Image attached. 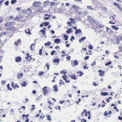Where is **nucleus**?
Listing matches in <instances>:
<instances>
[{"label": "nucleus", "instance_id": "48", "mask_svg": "<svg viewBox=\"0 0 122 122\" xmlns=\"http://www.w3.org/2000/svg\"><path fill=\"white\" fill-rule=\"evenodd\" d=\"M108 113L107 111H106L104 113V115L106 117L107 116V114Z\"/></svg>", "mask_w": 122, "mask_h": 122}, {"label": "nucleus", "instance_id": "38", "mask_svg": "<svg viewBox=\"0 0 122 122\" xmlns=\"http://www.w3.org/2000/svg\"><path fill=\"white\" fill-rule=\"evenodd\" d=\"M16 87H17V88H19V86H18L16 84H15L14 86L13 87V88L14 89H15Z\"/></svg>", "mask_w": 122, "mask_h": 122}, {"label": "nucleus", "instance_id": "62", "mask_svg": "<svg viewBox=\"0 0 122 122\" xmlns=\"http://www.w3.org/2000/svg\"><path fill=\"white\" fill-rule=\"evenodd\" d=\"M118 119L120 120H122V117H121L120 116L118 118Z\"/></svg>", "mask_w": 122, "mask_h": 122}, {"label": "nucleus", "instance_id": "8", "mask_svg": "<svg viewBox=\"0 0 122 122\" xmlns=\"http://www.w3.org/2000/svg\"><path fill=\"white\" fill-rule=\"evenodd\" d=\"M81 29H76L75 34H78L79 33H80L81 32Z\"/></svg>", "mask_w": 122, "mask_h": 122}, {"label": "nucleus", "instance_id": "47", "mask_svg": "<svg viewBox=\"0 0 122 122\" xmlns=\"http://www.w3.org/2000/svg\"><path fill=\"white\" fill-rule=\"evenodd\" d=\"M3 20V19L1 17H0V24L2 22Z\"/></svg>", "mask_w": 122, "mask_h": 122}, {"label": "nucleus", "instance_id": "57", "mask_svg": "<svg viewBox=\"0 0 122 122\" xmlns=\"http://www.w3.org/2000/svg\"><path fill=\"white\" fill-rule=\"evenodd\" d=\"M71 57L70 56H68L66 57V58L67 59L70 60V59Z\"/></svg>", "mask_w": 122, "mask_h": 122}, {"label": "nucleus", "instance_id": "49", "mask_svg": "<svg viewBox=\"0 0 122 122\" xmlns=\"http://www.w3.org/2000/svg\"><path fill=\"white\" fill-rule=\"evenodd\" d=\"M81 122H86V121L84 118L82 119L81 120Z\"/></svg>", "mask_w": 122, "mask_h": 122}, {"label": "nucleus", "instance_id": "44", "mask_svg": "<svg viewBox=\"0 0 122 122\" xmlns=\"http://www.w3.org/2000/svg\"><path fill=\"white\" fill-rule=\"evenodd\" d=\"M66 72L64 70L60 71V73L61 74H65Z\"/></svg>", "mask_w": 122, "mask_h": 122}, {"label": "nucleus", "instance_id": "35", "mask_svg": "<svg viewBox=\"0 0 122 122\" xmlns=\"http://www.w3.org/2000/svg\"><path fill=\"white\" fill-rule=\"evenodd\" d=\"M43 49V47H42V49H40L39 50V55H42V53L41 52L42 50V49Z\"/></svg>", "mask_w": 122, "mask_h": 122}, {"label": "nucleus", "instance_id": "40", "mask_svg": "<svg viewBox=\"0 0 122 122\" xmlns=\"http://www.w3.org/2000/svg\"><path fill=\"white\" fill-rule=\"evenodd\" d=\"M40 31L42 32V34L45 35V31L44 30H41Z\"/></svg>", "mask_w": 122, "mask_h": 122}, {"label": "nucleus", "instance_id": "60", "mask_svg": "<svg viewBox=\"0 0 122 122\" xmlns=\"http://www.w3.org/2000/svg\"><path fill=\"white\" fill-rule=\"evenodd\" d=\"M113 5H116V6H117L118 7V6H119L118 4V3H114L113 4Z\"/></svg>", "mask_w": 122, "mask_h": 122}, {"label": "nucleus", "instance_id": "24", "mask_svg": "<svg viewBox=\"0 0 122 122\" xmlns=\"http://www.w3.org/2000/svg\"><path fill=\"white\" fill-rule=\"evenodd\" d=\"M53 62L55 63H58L59 62V60L58 59H55L53 60Z\"/></svg>", "mask_w": 122, "mask_h": 122}, {"label": "nucleus", "instance_id": "16", "mask_svg": "<svg viewBox=\"0 0 122 122\" xmlns=\"http://www.w3.org/2000/svg\"><path fill=\"white\" fill-rule=\"evenodd\" d=\"M25 33L29 34H31V33L30 31V30L28 28L27 30H25Z\"/></svg>", "mask_w": 122, "mask_h": 122}, {"label": "nucleus", "instance_id": "34", "mask_svg": "<svg viewBox=\"0 0 122 122\" xmlns=\"http://www.w3.org/2000/svg\"><path fill=\"white\" fill-rule=\"evenodd\" d=\"M112 63V62L111 61H110L109 62H107L105 64V65L106 66H107L109 65L110 64H111Z\"/></svg>", "mask_w": 122, "mask_h": 122}, {"label": "nucleus", "instance_id": "26", "mask_svg": "<svg viewBox=\"0 0 122 122\" xmlns=\"http://www.w3.org/2000/svg\"><path fill=\"white\" fill-rule=\"evenodd\" d=\"M17 1L16 0H12L11 2V4H13L15 3Z\"/></svg>", "mask_w": 122, "mask_h": 122}, {"label": "nucleus", "instance_id": "28", "mask_svg": "<svg viewBox=\"0 0 122 122\" xmlns=\"http://www.w3.org/2000/svg\"><path fill=\"white\" fill-rule=\"evenodd\" d=\"M46 117H47V119L48 120L51 121V118H50L51 116L49 115H46Z\"/></svg>", "mask_w": 122, "mask_h": 122}, {"label": "nucleus", "instance_id": "13", "mask_svg": "<svg viewBox=\"0 0 122 122\" xmlns=\"http://www.w3.org/2000/svg\"><path fill=\"white\" fill-rule=\"evenodd\" d=\"M86 37H82L81 39H80L79 40V42L81 43V42L83 41L84 40H85L86 39Z\"/></svg>", "mask_w": 122, "mask_h": 122}, {"label": "nucleus", "instance_id": "51", "mask_svg": "<svg viewBox=\"0 0 122 122\" xmlns=\"http://www.w3.org/2000/svg\"><path fill=\"white\" fill-rule=\"evenodd\" d=\"M9 3V1H7L5 3V5L6 6H7L8 5Z\"/></svg>", "mask_w": 122, "mask_h": 122}, {"label": "nucleus", "instance_id": "37", "mask_svg": "<svg viewBox=\"0 0 122 122\" xmlns=\"http://www.w3.org/2000/svg\"><path fill=\"white\" fill-rule=\"evenodd\" d=\"M45 66L47 68V70H49V65L47 63H46V64Z\"/></svg>", "mask_w": 122, "mask_h": 122}, {"label": "nucleus", "instance_id": "39", "mask_svg": "<svg viewBox=\"0 0 122 122\" xmlns=\"http://www.w3.org/2000/svg\"><path fill=\"white\" fill-rule=\"evenodd\" d=\"M105 72L102 71V72L101 73L99 74V75L101 76H102V75H104Z\"/></svg>", "mask_w": 122, "mask_h": 122}, {"label": "nucleus", "instance_id": "19", "mask_svg": "<svg viewBox=\"0 0 122 122\" xmlns=\"http://www.w3.org/2000/svg\"><path fill=\"white\" fill-rule=\"evenodd\" d=\"M72 29L71 28H70L69 30L67 31L66 33L67 34H69L70 32H72Z\"/></svg>", "mask_w": 122, "mask_h": 122}, {"label": "nucleus", "instance_id": "22", "mask_svg": "<svg viewBox=\"0 0 122 122\" xmlns=\"http://www.w3.org/2000/svg\"><path fill=\"white\" fill-rule=\"evenodd\" d=\"M11 24V23L9 22L6 23L5 25V26H9Z\"/></svg>", "mask_w": 122, "mask_h": 122}, {"label": "nucleus", "instance_id": "61", "mask_svg": "<svg viewBox=\"0 0 122 122\" xmlns=\"http://www.w3.org/2000/svg\"><path fill=\"white\" fill-rule=\"evenodd\" d=\"M83 68L84 69H87L89 68L88 67H86V66H83Z\"/></svg>", "mask_w": 122, "mask_h": 122}, {"label": "nucleus", "instance_id": "63", "mask_svg": "<svg viewBox=\"0 0 122 122\" xmlns=\"http://www.w3.org/2000/svg\"><path fill=\"white\" fill-rule=\"evenodd\" d=\"M21 8L20 7H17L16 8V9L18 10H20L21 9Z\"/></svg>", "mask_w": 122, "mask_h": 122}, {"label": "nucleus", "instance_id": "31", "mask_svg": "<svg viewBox=\"0 0 122 122\" xmlns=\"http://www.w3.org/2000/svg\"><path fill=\"white\" fill-rule=\"evenodd\" d=\"M87 8L92 10H93V9L91 6H87Z\"/></svg>", "mask_w": 122, "mask_h": 122}, {"label": "nucleus", "instance_id": "54", "mask_svg": "<svg viewBox=\"0 0 122 122\" xmlns=\"http://www.w3.org/2000/svg\"><path fill=\"white\" fill-rule=\"evenodd\" d=\"M93 85L94 86H96L98 85V84H96V82H94L93 83Z\"/></svg>", "mask_w": 122, "mask_h": 122}, {"label": "nucleus", "instance_id": "12", "mask_svg": "<svg viewBox=\"0 0 122 122\" xmlns=\"http://www.w3.org/2000/svg\"><path fill=\"white\" fill-rule=\"evenodd\" d=\"M69 76L71 79L74 80L76 79V77L75 75H69Z\"/></svg>", "mask_w": 122, "mask_h": 122}, {"label": "nucleus", "instance_id": "59", "mask_svg": "<svg viewBox=\"0 0 122 122\" xmlns=\"http://www.w3.org/2000/svg\"><path fill=\"white\" fill-rule=\"evenodd\" d=\"M103 26L101 25H99V26H98L97 27L99 29H100V28H103Z\"/></svg>", "mask_w": 122, "mask_h": 122}, {"label": "nucleus", "instance_id": "3", "mask_svg": "<svg viewBox=\"0 0 122 122\" xmlns=\"http://www.w3.org/2000/svg\"><path fill=\"white\" fill-rule=\"evenodd\" d=\"M40 2L35 1L33 4V5L35 7H37L40 5Z\"/></svg>", "mask_w": 122, "mask_h": 122}, {"label": "nucleus", "instance_id": "55", "mask_svg": "<svg viewBox=\"0 0 122 122\" xmlns=\"http://www.w3.org/2000/svg\"><path fill=\"white\" fill-rule=\"evenodd\" d=\"M119 48L120 51L121 52H122V46L119 47Z\"/></svg>", "mask_w": 122, "mask_h": 122}, {"label": "nucleus", "instance_id": "20", "mask_svg": "<svg viewBox=\"0 0 122 122\" xmlns=\"http://www.w3.org/2000/svg\"><path fill=\"white\" fill-rule=\"evenodd\" d=\"M49 2V1L47 0V1L43 2V4L45 5H46L48 4Z\"/></svg>", "mask_w": 122, "mask_h": 122}, {"label": "nucleus", "instance_id": "53", "mask_svg": "<svg viewBox=\"0 0 122 122\" xmlns=\"http://www.w3.org/2000/svg\"><path fill=\"white\" fill-rule=\"evenodd\" d=\"M89 57V56H86L84 58V59L85 60H86L88 59Z\"/></svg>", "mask_w": 122, "mask_h": 122}, {"label": "nucleus", "instance_id": "33", "mask_svg": "<svg viewBox=\"0 0 122 122\" xmlns=\"http://www.w3.org/2000/svg\"><path fill=\"white\" fill-rule=\"evenodd\" d=\"M64 37L65 38V40H67L68 39V37L67 36L64 35Z\"/></svg>", "mask_w": 122, "mask_h": 122}, {"label": "nucleus", "instance_id": "21", "mask_svg": "<svg viewBox=\"0 0 122 122\" xmlns=\"http://www.w3.org/2000/svg\"><path fill=\"white\" fill-rule=\"evenodd\" d=\"M106 29L107 31L109 33H112V31L108 27H107L106 28Z\"/></svg>", "mask_w": 122, "mask_h": 122}, {"label": "nucleus", "instance_id": "18", "mask_svg": "<svg viewBox=\"0 0 122 122\" xmlns=\"http://www.w3.org/2000/svg\"><path fill=\"white\" fill-rule=\"evenodd\" d=\"M101 95H102L104 96H106L108 95V93L107 92H101Z\"/></svg>", "mask_w": 122, "mask_h": 122}, {"label": "nucleus", "instance_id": "14", "mask_svg": "<svg viewBox=\"0 0 122 122\" xmlns=\"http://www.w3.org/2000/svg\"><path fill=\"white\" fill-rule=\"evenodd\" d=\"M111 27L113 29L115 30H117L119 29L118 27H116L115 25H112L111 26Z\"/></svg>", "mask_w": 122, "mask_h": 122}, {"label": "nucleus", "instance_id": "42", "mask_svg": "<svg viewBox=\"0 0 122 122\" xmlns=\"http://www.w3.org/2000/svg\"><path fill=\"white\" fill-rule=\"evenodd\" d=\"M89 48L90 49H93L92 45H90L88 46Z\"/></svg>", "mask_w": 122, "mask_h": 122}, {"label": "nucleus", "instance_id": "6", "mask_svg": "<svg viewBox=\"0 0 122 122\" xmlns=\"http://www.w3.org/2000/svg\"><path fill=\"white\" fill-rule=\"evenodd\" d=\"M78 64V62L77 60H75L72 63V65L73 66H74L77 65Z\"/></svg>", "mask_w": 122, "mask_h": 122}, {"label": "nucleus", "instance_id": "36", "mask_svg": "<svg viewBox=\"0 0 122 122\" xmlns=\"http://www.w3.org/2000/svg\"><path fill=\"white\" fill-rule=\"evenodd\" d=\"M10 113L11 115H13L14 114V111L13 109H12L11 110Z\"/></svg>", "mask_w": 122, "mask_h": 122}, {"label": "nucleus", "instance_id": "10", "mask_svg": "<svg viewBox=\"0 0 122 122\" xmlns=\"http://www.w3.org/2000/svg\"><path fill=\"white\" fill-rule=\"evenodd\" d=\"M43 9L42 8L41 9H39L38 10L36 11L35 12L34 11L33 13L35 14V13H36L37 14H38L40 13L42 10Z\"/></svg>", "mask_w": 122, "mask_h": 122}, {"label": "nucleus", "instance_id": "4", "mask_svg": "<svg viewBox=\"0 0 122 122\" xmlns=\"http://www.w3.org/2000/svg\"><path fill=\"white\" fill-rule=\"evenodd\" d=\"M122 40V37L121 36H119L116 39V43L117 44H119V41Z\"/></svg>", "mask_w": 122, "mask_h": 122}, {"label": "nucleus", "instance_id": "7", "mask_svg": "<svg viewBox=\"0 0 122 122\" xmlns=\"http://www.w3.org/2000/svg\"><path fill=\"white\" fill-rule=\"evenodd\" d=\"M72 7L74 9V10H75V11L77 10L78 9H79V7L78 6L75 5H73Z\"/></svg>", "mask_w": 122, "mask_h": 122}, {"label": "nucleus", "instance_id": "5", "mask_svg": "<svg viewBox=\"0 0 122 122\" xmlns=\"http://www.w3.org/2000/svg\"><path fill=\"white\" fill-rule=\"evenodd\" d=\"M21 58L20 57H17L15 59L16 62H18L21 61Z\"/></svg>", "mask_w": 122, "mask_h": 122}, {"label": "nucleus", "instance_id": "56", "mask_svg": "<svg viewBox=\"0 0 122 122\" xmlns=\"http://www.w3.org/2000/svg\"><path fill=\"white\" fill-rule=\"evenodd\" d=\"M65 75L63 76H62V77L63 78V80H64L65 81L66 80V79L65 77Z\"/></svg>", "mask_w": 122, "mask_h": 122}, {"label": "nucleus", "instance_id": "58", "mask_svg": "<svg viewBox=\"0 0 122 122\" xmlns=\"http://www.w3.org/2000/svg\"><path fill=\"white\" fill-rule=\"evenodd\" d=\"M74 39L75 38L74 36H71V38L70 39V40L71 41H72V39Z\"/></svg>", "mask_w": 122, "mask_h": 122}, {"label": "nucleus", "instance_id": "29", "mask_svg": "<svg viewBox=\"0 0 122 122\" xmlns=\"http://www.w3.org/2000/svg\"><path fill=\"white\" fill-rule=\"evenodd\" d=\"M77 74H78L79 73L80 74V75H79V76H81L82 75H83L84 73L83 72H81L80 71H79L77 73Z\"/></svg>", "mask_w": 122, "mask_h": 122}, {"label": "nucleus", "instance_id": "46", "mask_svg": "<svg viewBox=\"0 0 122 122\" xmlns=\"http://www.w3.org/2000/svg\"><path fill=\"white\" fill-rule=\"evenodd\" d=\"M56 52V51L53 50L51 52V55H53L54 54V53L55 52Z\"/></svg>", "mask_w": 122, "mask_h": 122}, {"label": "nucleus", "instance_id": "45", "mask_svg": "<svg viewBox=\"0 0 122 122\" xmlns=\"http://www.w3.org/2000/svg\"><path fill=\"white\" fill-rule=\"evenodd\" d=\"M43 74V71H39L38 74V75H42Z\"/></svg>", "mask_w": 122, "mask_h": 122}, {"label": "nucleus", "instance_id": "11", "mask_svg": "<svg viewBox=\"0 0 122 122\" xmlns=\"http://www.w3.org/2000/svg\"><path fill=\"white\" fill-rule=\"evenodd\" d=\"M23 76L22 74V73H18L17 75V77L18 79H20Z\"/></svg>", "mask_w": 122, "mask_h": 122}, {"label": "nucleus", "instance_id": "30", "mask_svg": "<svg viewBox=\"0 0 122 122\" xmlns=\"http://www.w3.org/2000/svg\"><path fill=\"white\" fill-rule=\"evenodd\" d=\"M9 85L10 84L9 83L7 84V87L8 89L10 91H11L12 90V88H10V87L9 86Z\"/></svg>", "mask_w": 122, "mask_h": 122}, {"label": "nucleus", "instance_id": "64", "mask_svg": "<svg viewBox=\"0 0 122 122\" xmlns=\"http://www.w3.org/2000/svg\"><path fill=\"white\" fill-rule=\"evenodd\" d=\"M60 48V47L59 46H56L55 47V49H59V48Z\"/></svg>", "mask_w": 122, "mask_h": 122}, {"label": "nucleus", "instance_id": "9", "mask_svg": "<svg viewBox=\"0 0 122 122\" xmlns=\"http://www.w3.org/2000/svg\"><path fill=\"white\" fill-rule=\"evenodd\" d=\"M61 40L59 39H56L55 40L54 43H56L57 44H58L60 42Z\"/></svg>", "mask_w": 122, "mask_h": 122}, {"label": "nucleus", "instance_id": "2", "mask_svg": "<svg viewBox=\"0 0 122 122\" xmlns=\"http://www.w3.org/2000/svg\"><path fill=\"white\" fill-rule=\"evenodd\" d=\"M47 88V87L45 86L42 89L43 94L45 95H46L48 92V90H46Z\"/></svg>", "mask_w": 122, "mask_h": 122}, {"label": "nucleus", "instance_id": "17", "mask_svg": "<svg viewBox=\"0 0 122 122\" xmlns=\"http://www.w3.org/2000/svg\"><path fill=\"white\" fill-rule=\"evenodd\" d=\"M57 87L56 85H54L53 86V87L54 88V91L57 92L58 91V90L57 89Z\"/></svg>", "mask_w": 122, "mask_h": 122}, {"label": "nucleus", "instance_id": "52", "mask_svg": "<svg viewBox=\"0 0 122 122\" xmlns=\"http://www.w3.org/2000/svg\"><path fill=\"white\" fill-rule=\"evenodd\" d=\"M96 64V63L95 62H94L92 64H91V66H95Z\"/></svg>", "mask_w": 122, "mask_h": 122}, {"label": "nucleus", "instance_id": "50", "mask_svg": "<svg viewBox=\"0 0 122 122\" xmlns=\"http://www.w3.org/2000/svg\"><path fill=\"white\" fill-rule=\"evenodd\" d=\"M5 81L4 80L2 81H1V83L2 84H5Z\"/></svg>", "mask_w": 122, "mask_h": 122}, {"label": "nucleus", "instance_id": "23", "mask_svg": "<svg viewBox=\"0 0 122 122\" xmlns=\"http://www.w3.org/2000/svg\"><path fill=\"white\" fill-rule=\"evenodd\" d=\"M26 85V83L25 81H23L22 83H21V85L22 86L25 87Z\"/></svg>", "mask_w": 122, "mask_h": 122}, {"label": "nucleus", "instance_id": "27", "mask_svg": "<svg viewBox=\"0 0 122 122\" xmlns=\"http://www.w3.org/2000/svg\"><path fill=\"white\" fill-rule=\"evenodd\" d=\"M51 44V43L50 42H48L47 43H45V45L46 46H49Z\"/></svg>", "mask_w": 122, "mask_h": 122}, {"label": "nucleus", "instance_id": "25", "mask_svg": "<svg viewBox=\"0 0 122 122\" xmlns=\"http://www.w3.org/2000/svg\"><path fill=\"white\" fill-rule=\"evenodd\" d=\"M75 11L76 13L79 15H80L81 14H82V12H80L78 10Z\"/></svg>", "mask_w": 122, "mask_h": 122}, {"label": "nucleus", "instance_id": "32", "mask_svg": "<svg viewBox=\"0 0 122 122\" xmlns=\"http://www.w3.org/2000/svg\"><path fill=\"white\" fill-rule=\"evenodd\" d=\"M55 2L53 1H51L50 2V6L52 7L55 4Z\"/></svg>", "mask_w": 122, "mask_h": 122}, {"label": "nucleus", "instance_id": "43", "mask_svg": "<svg viewBox=\"0 0 122 122\" xmlns=\"http://www.w3.org/2000/svg\"><path fill=\"white\" fill-rule=\"evenodd\" d=\"M67 25H69H69L68 26H68H70V27H71L72 26H71V25H72V24L71 23V22H67Z\"/></svg>", "mask_w": 122, "mask_h": 122}, {"label": "nucleus", "instance_id": "1", "mask_svg": "<svg viewBox=\"0 0 122 122\" xmlns=\"http://www.w3.org/2000/svg\"><path fill=\"white\" fill-rule=\"evenodd\" d=\"M31 12V10L30 9H27L25 10H23L22 12L23 13L25 14H27L29 15L30 14Z\"/></svg>", "mask_w": 122, "mask_h": 122}, {"label": "nucleus", "instance_id": "41", "mask_svg": "<svg viewBox=\"0 0 122 122\" xmlns=\"http://www.w3.org/2000/svg\"><path fill=\"white\" fill-rule=\"evenodd\" d=\"M44 25L45 26H47L49 24V22H44Z\"/></svg>", "mask_w": 122, "mask_h": 122}, {"label": "nucleus", "instance_id": "15", "mask_svg": "<svg viewBox=\"0 0 122 122\" xmlns=\"http://www.w3.org/2000/svg\"><path fill=\"white\" fill-rule=\"evenodd\" d=\"M25 58L29 61H30L32 59V58L31 57V56H26L25 57Z\"/></svg>", "mask_w": 122, "mask_h": 122}]
</instances>
